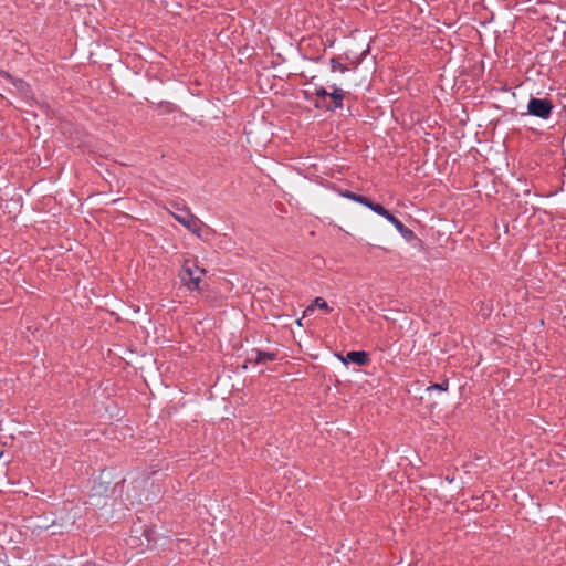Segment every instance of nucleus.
Returning a JSON list of instances; mask_svg holds the SVG:
<instances>
[{
	"label": "nucleus",
	"mask_w": 566,
	"mask_h": 566,
	"mask_svg": "<svg viewBox=\"0 0 566 566\" xmlns=\"http://www.w3.org/2000/svg\"><path fill=\"white\" fill-rule=\"evenodd\" d=\"M527 109L530 114L545 119L552 114L553 104L546 98H531Z\"/></svg>",
	"instance_id": "nucleus-3"
},
{
	"label": "nucleus",
	"mask_w": 566,
	"mask_h": 566,
	"mask_svg": "<svg viewBox=\"0 0 566 566\" xmlns=\"http://www.w3.org/2000/svg\"><path fill=\"white\" fill-rule=\"evenodd\" d=\"M2 455H3V453H2V452H0V458H1Z\"/></svg>",
	"instance_id": "nucleus-16"
},
{
	"label": "nucleus",
	"mask_w": 566,
	"mask_h": 566,
	"mask_svg": "<svg viewBox=\"0 0 566 566\" xmlns=\"http://www.w3.org/2000/svg\"><path fill=\"white\" fill-rule=\"evenodd\" d=\"M368 356L365 352H349L346 355V358L343 359L344 363L352 361L359 366H363L367 363Z\"/></svg>",
	"instance_id": "nucleus-6"
},
{
	"label": "nucleus",
	"mask_w": 566,
	"mask_h": 566,
	"mask_svg": "<svg viewBox=\"0 0 566 566\" xmlns=\"http://www.w3.org/2000/svg\"><path fill=\"white\" fill-rule=\"evenodd\" d=\"M331 93H328L324 87L316 90V95L319 97H326L329 96Z\"/></svg>",
	"instance_id": "nucleus-14"
},
{
	"label": "nucleus",
	"mask_w": 566,
	"mask_h": 566,
	"mask_svg": "<svg viewBox=\"0 0 566 566\" xmlns=\"http://www.w3.org/2000/svg\"><path fill=\"white\" fill-rule=\"evenodd\" d=\"M314 307H318V308H322V310H326V311H331L327 302L323 298V297H316L313 302L312 305H310L306 310H305V313H310V312H313L314 311Z\"/></svg>",
	"instance_id": "nucleus-10"
},
{
	"label": "nucleus",
	"mask_w": 566,
	"mask_h": 566,
	"mask_svg": "<svg viewBox=\"0 0 566 566\" xmlns=\"http://www.w3.org/2000/svg\"><path fill=\"white\" fill-rule=\"evenodd\" d=\"M275 357H276V355L274 353H268V352H262L259 349H252L245 359V364L243 365V368H247L248 364L256 365V364L263 363L265 360H273V359H275Z\"/></svg>",
	"instance_id": "nucleus-4"
},
{
	"label": "nucleus",
	"mask_w": 566,
	"mask_h": 566,
	"mask_svg": "<svg viewBox=\"0 0 566 566\" xmlns=\"http://www.w3.org/2000/svg\"><path fill=\"white\" fill-rule=\"evenodd\" d=\"M296 323H297V325H300V326H301V325H302V318H301V319H297V322H296Z\"/></svg>",
	"instance_id": "nucleus-15"
},
{
	"label": "nucleus",
	"mask_w": 566,
	"mask_h": 566,
	"mask_svg": "<svg viewBox=\"0 0 566 566\" xmlns=\"http://www.w3.org/2000/svg\"><path fill=\"white\" fill-rule=\"evenodd\" d=\"M174 218L181 223L185 228L191 231L197 237L201 238V229L203 227V222L196 217L189 209L178 210V212L172 213Z\"/></svg>",
	"instance_id": "nucleus-2"
},
{
	"label": "nucleus",
	"mask_w": 566,
	"mask_h": 566,
	"mask_svg": "<svg viewBox=\"0 0 566 566\" xmlns=\"http://www.w3.org/2000/svg\"><path fill=\"white\" fill-rule=\"evenodd\" d=\"M205 274L206 270L203 268L198 266L196 261L186 259L184 261V265L179 273V276L182 284L189 291H200L201 279Z\"/></svg>",
	"instance_id": "nucleus-1"
},
{
	"label": "nucleus",
	"mask_w": 566,
	"mask_h": 566,
	"mask_svg": "<svg viewBox=\"0 0 566 566\" xmlns=\"http://www.w3.org/2000/svg\"><path fill=\"white\" fill-rule=\"evenodd\" d=\"M431 389H437V390H440V391H446L448 389V382L434 384V385L428 387V390H431Z\"/></svg>",
	"instance_id": "nucleus-13"
},
{
	"label": "nucleus",
	"mask_w": 566,
	"mask_h": 566,
	"mask_svg": "<svg viewBox=\"0 0 566 566\" xmlns=\"http://www.w3.org/2000/svg\"><path fill=\"white\" fill-rule=\"evenodd\" d=\"M340 195H342L343 197H345V198H347V199H350V200H353V201H356V202H358V203H360V205H363V202H364V200H365V198H366L365 196L357 195V193H354V192L348 191V190L340 192Z\"/></svg>",
	"instance_id": "nucleus-11"
},
{
	"label": "nucleus",
	"mask_w": 566,
	"mask_h": 566,
	"mask_svg": "<svg viewBox=\"0 0 566 566\" xmlns=\"http://www.w3.org/2000/svg\"><path fill=\"white\" fill-rule=\"evenodd\" d=\"M329 97L333 102V106H327L328 109H336L343 107L345 92L342 88L334 86L333 92L329 94Z\"/></svg>",
	"instance_id": "nucleus-7"
},
{
	"label": "nucleus",
	"mask_w": 566,
	"mask_h": 566,
	"mask_svg": "<svg viewBox=\"0 0 566 566\" xmlns=\"http://www.w3.org/2000/svg\"><path fill=\"white\" fill-rule=\"evenodd\" d=\"M387 220L394 224V227L397 229V231L408 241L412 240L415 238V233L409 228L405 227L403 223L398 220L392 213H390L389 218Z\"/></svg>",
	"instance_id": "nucleus-5"
},
{
	"label": "nucleus",
	"mask_w": 566,
	"mask_h": 566,
	"mask_svg": "<svg viewBox=\"0 0 566 566\" xmlns=\"http://www.w3.org/2000/svg\"><path fill=\"white\" fill-rule=\"evenodd\" d=\"M331 65H332V71L333 72H342V73H344V72L347 71V67L344 64H342L338 61H336L335 59L331 60Z\"/></svg>",
	"instance_id": "nucleus-12"
},
{
	"label": "nucleus",
	"mask_w": 566,
	"mask_h": 566,
	"mask_svg": "<svg viewBox=\"0 0 566 566\" xmlns=\"http://www.w3.org/2000/svg\"><path fill=\"white\" fill-rule=\"evenodd\" d=\"M364 206L368 207L370 210H373L374 212H376L377 214L384 217V218H389L390 213L384 206H381L380 203H375L373 202L369 198H365L364 202H363Z\"/></svg>",
	"instance_id": "nucleus-8"
},
{
	"label": "nucleus",
	"mask_w": 566,
	"mask_h": 566,
	"mask_svg": "<svg viewBox=\"0 0 566 566\" xmlns=\"http://www.w3.org/2000/svg\"><path fill=\"white\" fill-rule=\"evenodd\" d=\"M0 74H2L4 77L9 78L12 81L13 85L22 93H27L28 92V88H29V85L23 82L22 80H13L11 77V75L4 71H1Z\"/></svg>",
	"instance_id": "nucleus-9"
}]
</instances>
